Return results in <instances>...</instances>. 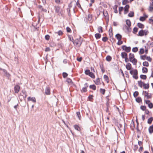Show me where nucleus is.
<instances>
[{
	"label": "nucleus",
	"instance_id": "f257e3e1",
	"mask_svg": "<svg viewBox=\"0 0 153 153\" xmlns=\"http://www.w3.org/2000/svg\"><path fill=\"white\" fill-rule=\"evenodd\" d=\"M129 59L130 61L134 65H136L137 62V60L134 58V54L130 53L129 55Z\"/></svg>",
	"mask_w": 153,
	"mask_h": 153
},
{
	"label": "nucleus",
	"instance_id": "f03ea898",
	"mask_svg": "<svg viewBox=\"0 0 153 153\" xmlns=\"http://www.w3.org/2000/svg\"><path fill=\"white\" fill-rule=\"evenodd\" d=\"M130 73L133 75V77L135 79L138 78L137 75V71L136 69H132L130 71Z\"/></svg>",
	"mask_w": 153,
	"mask_h": 153
},
{
	"label": "nucleus",
	"instance_id": "7ed1b4c3",
	"mask_svg": "<svg viewBox=\"0 0 153 153\" xmlns=\"http://www.w3.org/2000/svg\"><path fill=\"white\" fill-rule=\"evenodd\" d=\"M149 33V31L146 30H140L138 34V36H142L144 35H146Z\"/></svg>",
	"mask_w": 153,
	"mask_h": 153
},
{
	"label": "nucleus",
	"instance_id": "20e7f679",
	"mask_svg": "<svg viewBox=\"0 0 153 153\" xmlns=\"http://www.w3.org/2000/svg\"><path fill=\"white\" fill-rule=\"evenodd\" d=\"M143 94L145 98L148 99L150 98L151 97V94L149 93L147 91H145L143 92Z\"/></svg>",
	"mask_w": 153,
	"mask_h": 153
},
{
	"label": "nucleus",
	"instance_id": "39448f33",
	"mask_svg": "<svg viewBox=\"0 0 153 153\" xmlns=\"http://www.w3.org/2000/svg\"><path fill=\"white\" fill-rule=\"evenodd\" d=\"M80 38L79 39H76L74 41V45H76L77 46H79L81 44V42L79 40Z\"/></svg>",
	"mask_w": 153,
	"mask_h": 153
},
{
	"label": "nucleus",
	"instance_id": "423d86ee",
	"mask_svg": "<svg viewBox=\"0 0 153 153\" xmlns=\"http://www.w3.org/2000/svg\"><path fill=\"white\" fill-rule=\"evenodd\" d=\"M145 102L146 104H148V106L149 107L151 108H152L153 105L152 103L149 100H145Z\"/></svg>",
	"mask_w": 153,
	"mask_h": 153
},
{
	"label": "nucleus",
	"instance_id": "0eeeda50",
	"mask_svg": "<svg viewBox=\"0 0 153 153\" xmlns=\"http://www.w3.org/2000/svg\"><path fill=\"white\" fill-rule=\"evenodd\" d=\"M122 49L127 52H129L131 50V48L130 47H127L126 46H123L122 47Z\"/></svg>",
	"mask_w": 153,
	"mask_h": 153
},
{
	"label": "nucleus",
	"instance_id": "6e6552de",
	"mask_svg": "<svg viewBox=\"0 0 153 153\" xmlns=\"http://www.w3.org/2000/svg\"><path fill=\"white\" fill-rule=\"evenodd\" d=\"M14 89L15 93H18L20 90V87L18 85H16Z\"/></svg>",
	"mask_w": 153,
	"mask_h": 153
},
{
	"label": "nucleus",
	"instance_id": "1a4fd4ad",
	"mask_svg": "<svg viewBox=\"0 0 153 153\" xmlns=\"http://www.w3.org/2000/svg\"><path fill=\"white\" fill-rule=\"evenodd\" d=\"M27 100L28 101H32L34 103H35L36 102V100L34 97H29L28 98Z\"/></svg>",
	"mask_w": 153,
	"mask_h": 153
},
{
	"label": "nucleus",
	"instance_id": "9d476101",
	"mask_svg": "<svg viewBox=\"0 0 153 153\" xmlns=\"http://www.w3.org/2000/svg\"><path fill=\"white\" fill-rule=\"evenodd\" d=\"M129 8V5H126L125 7V10L124 13L126 14L128 12V10Z\"/></svg>",
	"mask_w": 153,
	"mask_h": 153
},
{
	"label": "nucleus",
	"instance_id": "9b49d317",
	"mask_svg": "<svg viewBox=\"0 0 153 153\" xmlns=\"http://www.w3.org/2000/svg\"><path fill=\"white\" fill-rule=\"evenodd\" d=\"M45 93L47 95H49L50 94V88L49 87L46 88L45 91Z\"/></svg>",
	"mask_w": 153,
	"mask_h": 153
},
{
	"label": "nucleus",
	"instance_id": "f8f14e48",
	"mask_svg": "<svg viewBox=\"0 0 153 153\" xmlns=\"http://www.w3.org/2000/svg\"><path fill=\"white\" fill-rule=\"evenodd\" d=\"M126 68L128 70H130L131 68V65L130 63H127L126 65Z\"/></svg>",
	"mask_w": 153,
	"mask_h": 153
},
{
	"label": "nucleus",
	"instance_id": "ddd939ff",
	"mask_svg": "<svg viewBox=\"0 0 153 153\" xmlns=\"http://www.w3.org/2000/svg\"><path fill=\"white\" fill-rule=\"evenodd\" d=\"M94 82L97 85H100L101 84L100 79L99 78L97 79L96 80L94 81Z\"/></svg>",
	"mask_w": 153,
	"mask_h": 153
},
{
	"label": "nucleus",
	"instance_id": "4468645a",
	"mask_svg": "<svg viewBox=\"0 0 153 153\" xmlns=\"http://www.w3.org/2000/svg\"><path fill=\"white\" fill-rule=\"evenodd\" d=\"M121 56L123 58H125L127 57V54L125 52H122L121 53Z\"/></svg>",
	"mask_w": 153,
	"mask_h": 153
},
{
	"label": "nucleus",
	"instance_id": "2eb2a0df",
	"mask_svg": "<svg viewBox=\"0 0 153 153\" xmlns=\"http://www.w3.org/2000/svg\"><path fill=\"white\" fill-rule=\"evenodd\" d=\"M149 131L150 134L153 133V124L152 126H150L149 127Z\"/></svg>",
	"mask_w": 153,
	"mask_h": 153
},
{
	"label": "nucleus",
	"instance_id": "dca6fc26",
	"mask_svg": "<svg viewBox=\"0 0 153 153\" xmlns=\"http://www.w3.org/2000/svg\"><path fill=\"white\" fill-rule=\"evenodd\" d=\"M138 85L140 87L142 88L143 86L144 83L142 82L141 80L138 81Z\"/></svg>",
	"mask_w": 153,
	"mask_h": 153
},
{
	"label": "nucleus",
	"instance_id": "f3484780",
	"mask_svg": "<svg viewBox=\"0 0 153 153\" xmlns=\"http://www.w3.org/2000/svg\"><path fill=\"white\" fill-rule=\"evenodd\" d=\"M56 12L58 13H60L61 12V10L59 7H57L55 8Z\"/></svg>",
	"mask_w": 153,
	"mask_h": 153
},
{
	"label": "nucleus",
	"instance_id": "a211bd4d",
	"mask_svg": "<svg viewBox=\"0 0 153 153\" xmlns=\"http://www.w3.org/2000/svg\"><path fill=\"white\" fill-rule=\"evenodd\" d=\"M147 17V16H144L140 17V20L141 21H143L146 19Z\"/></svg>",
	"mask_w": 153,
	"mask_h": 153
},
{
	"label": "nucleus",
	"instance_id": "6ab92c4d",
	"mask_svg": "<svg viewBox=\"0 0 153 153\" xmlns=\"http://www.w3.org/2000/svg\"><path fill=\"white\" fill-rule=\"evenodd\" d=\"M137 25L140 28H143L144 27V25L140 23H137Z\"/></svg>",
	"mask_w": 153,
	"mask_h": 153
},
{
	"label": "nucleus",
	"instance_id": "aec40b11",
	"mask_svg": "<svg viewBox=\"0 0 153 153\" xmlns=\"http://www.w3.org/2000/svg\"><path fill=\"white\" fill-rule=\"evenodd\" d=\"M75 129L77 131H80L81 129L77 125H75L74 126Z\"/></svg>",
	"mask_w": 153,
	"mask_h": 153
},
{
	"label": "nucleus",
	"instance_id": "412c9836",
	"mask_svg": "<svg viewBox=\"0 0 153 153\" xmlns=\"http://www.w3.org/2000/svg\"><path fill=\"white\" fill-rule=\"evenodd\" d=\"M104 79L105 80L106 82L107 83H108V76L105 75H104L103 76Z\"/></svg>",
	"mask_w": 153,
	"mask_h": 153
},
{
	"label": "nucleus",
	"instance_id": "4be33fe9",
	"mask_svg": "<svg viewBox=\"0 0 153 153\" xmlns=\"http://www.w3.org/2000/svg\"><path fill=\"white\" fill-rule=\"evenodd\" d=\"M126 25H127L128 27H130L131 26V22L129 20H127L126 21Z\"/></svg>",
	"mask_w": 153,
	"mask_h": 153
},
{
	"label": "nucleus",
	"instance_id": "5701e85b",
	"mask_svg": "<svg viewBox=\"0 0 153 153\" xmlns=\"http://www.w3.org/2000/svg\"><path fill=\"white\" fill-rule=\"evenodd\" d=\"M148 71V69L145 67H143L142 68V72L144 73H146Z\"/></svg>",
	"mask_w": 153,
	"mask_h": 153
},
{
	"label": "nucleus",
	"instance_id": "b1692460",
	"mask_svg": "<svg viewBox=\"0 0 153 153\" xmlns=\"http://www.w3.org/2000/svg\"><path fill=\"white\" fill-rule=\"evenodd\" d=\"M116 37L118 40H120L121 38V36L119 34H117L116 35Z\"/></svg>",
	"mask_w": 153,
	"mask_h": 153
},
{
	"label": "nucleus",
	"instance_id": "393cba45",
	"mask_svg": "<svg viewBox=\"0 0 153 153\" xmlns=\"http://www.w3.org/2000/svg\"><path fill=\"white\" fill-rule=\"evenodd\" d=\"M143 65L145 66L148 67L149 65V63L146 61L144 62L143 63Z\"/></svg>",
	"mask_w": 153,
	"mask_h": 153
},
{
	"label": "nucleus",
	"instance_id": "a878e982",
	"mask_svg": "<svg viewBox=\"0 0 153 153\" xmlns=\"http://www.w3.org/2000/svg\"><path fill=\"white\" fill-rule=\"evenodd\" d=\"M153 120V118L152 117H151L149 118L148 119V123L149 124H150L152 123Z\"/></svg>",
	"mask_w": 153,
	"mask_h": 153
},
{
	"label": "nucleus",
	"instance_id": "bb28decb",
	"mask_svg": "<svg viewBox=\"0 0 153 153\" xmlns=\"http://www.w3.org/2000/svg\"><path fill=\"white\" fill-rule=\"evenodd\" d=\"M143 86L145 89H148L149 88V86L148 84H145L144 83Z\"/></svg>",
	"mask_w": 153,
	"mask_h": 153
},
{
	"label": "nucleus",
	"instance_id": "cd10ccee",
	"mask_svg": "<svg viewBox=\"0 0 153 153\" xmlns=\"http://www.w3.org/2000/svg\"><path fill=\"white\" fill-rule=\"evenodd\" d=\"M106 60L108 61H110L111 59V57L110 56H108L106 57Z\"/></svg>",
	"mask_w": 153,
	"mask_h": 153
},
{
	"label": "nucleus",
	"instance_id": "c85d7f7f",
	"mask_svg": "<svg viewBox=\"0 0 153 153\" xmlns=\"http://www.w3.org/2000/svg\"><path fill=\"white\" fill-rule=\"evenodd\" d=\"M146 55H142L140 56V58L142 60H144L146 59Z\"/></svg>",
	"mask_w": 153,
	"mask_h": 153
},
{
	"label": "nucleus",
	"instance_id": "c756f323",
	"mask_svg": "<svg viewBox=\"0 0 153 153\" xmlns=\"http://www.w3.org/2000/svg\"><path fill=\"white\" fill-rule=\"evenodd\" d=\"M95 37L97 39H99L101 37V35L99 33H96L95 34Z\"/></svg>",
	"mask_w": 153,
	"mask_h": 153
},
{
	"label": "nucleus",
	"instance_id": "7c9ffc66",
	"mask_svg": "<svg viewBox=\"0 0 153 153\" xmlns=\"http://www.w3.org/2000/svg\"><path fill=\"white\" fill-rule=\"evenodd\" d=\"M68 39L70 41L72 42L73 43H74V40H73V37H72V36H68Z\"/></svg>",
	"mask_w": 153,
	"mask_h": 153
},
{
	"label": "nucleus",
	"instance_id": "2f4dec72",
	"mask_svg": "<svg viewBox=\"0 0 153 153\" xmlns=\"http://www.w3.org/2000/svg\"><path fill=\"white\" fill-rule=\"evenodd\" d=\"M144 52V49L143 48H141L140 49V51L139 52V53L140 54H143Z\"/></svg>",
	"mask_w": 153,
	"mask_h": 153
},
{
	"label": "nucleus",
	"instance_id": "473e14b6",
	"mask_svg": "<svg viewBox=\"0 0 153 153\" xmlns=\"http://www.w3.org/2000/svg\"><path fill=\"white\" fill-rule=\"evenodd\" d=\"M146 59L149 62H151L152 60V59L150 56H147L146 57Z\"/></svg>",
	"mask_w": 153,
	"mask_h": 153
},
{
	"label": "nucleus",
	"instance_id": "72a5a7b5",
	"mask_svg": "<svg viewBox=\"0 0 153 153\" xmlns=\"http://www.w3.org/2000/svg\"><path fill=\"white\" fill-rule=\"evenodd\" d=\"M140 76V78L143 79H145L146 78V76L145 75H141Z\"/></svg>",
	"mask_w": 153,
	"mask_h": 153
},
{
	"label": "nucleus",
	"instance_id": "f704fd0d",
	"mask_svg": "<svg viewBox=\"0 0 153 153\" xmlns=\"http://www.w3.org/2000/svg\"><path fill=\"white\" fill-rule=\"evenodd\" d=\"M90 88H91L92 89L94 90H95L96 89V87L94 85H90Z\"/></svg>",
	"mask_w": 153,
	"mask_h": 153
},
{
	"label": "nucleus",
	"instance_id": "c9c22d12",
	"mask_svg": "<svg viewBox=\"0 0 153 153\" xmlns=\"http://www.w3.org/2000/svg\"><path fill=\"white\" fill-rule=\"evenodd\" d=\"M134 12H131L128 14V16L130 17H132L134 16Z\"/></svg>",
	"mask_w": 153,
	"mask_h": 153
},
{
	"label": "nucleus",
	"instance_id": "e433bc0d",
	"mask_svg": "<svg viewBox=\"0 0 153 153\" xmlns=\"http://www.w3.org/2000/svg\"><path fill=\"white\" fill-rule=\"evenodd\" d=\"M136 101L137 102H140L142 101L140 97H137V98L136 99Z\"/></svg>",
	"mask_w": 153,
	"mask_h": 153
},
{
	"label": "nucleus",
	"instance_id": "4c0bfd02",
	"mask_svg": "<svg viewBox=\"0 0 153 153\" xmlns=\"http://www.w3.org/2000/svg\"><path fill=\"white\" fill-rule=\"evenodd\" d=\"M138 28L136 27H135L134 28L133 30V33H136V32H137L138 31Z\"/></svg>",
	"mask_w": 153,
	"mask_h": 153
},
{
	"label": "nucleus",
	"instance_id": "58836bf2",
	"mask_svg": "<svg viewBox=\"0 0 153 153\" xmlns=\"http://www.w3.org/2000/svg\"><path fill=\"white\" fill-rule=\"evenodd\" d=\"M89 75L92 78H94L95 77L94 74L92 72H91Z\"/></svg>",
	"mask_w": 153,
	"mask_h": 153
},
{
	"label": "nucleus",
	"instance_id": "ea45409f",
	"mask_svg": "<svg viewBox=\"0 0 153 153\" xmlns=\"http://www.w3.org/2000/svg\"><path fill=\"white\" fill-rule=\"evenodd\" d=\"M138 95V92L137 91H136L134 92L133 94L134 96L135 97H137Z\"/></svg>",
	"mask_w": 153,
	"mask_h": 153
},
{
	"label": "nucleus",
	"instance_id": "a19ab883",
	"mask_svg": "<svg viewBox=\"0 0 153 153\" xmlns=\"http://www.w3.org/2000/svg\"><path fill=\"white\" fill-rule=\"evenodd\" d=\"M132 51L134 52H136L138 51V48L137 47H135L132 49Z\"/></svg>",
	"mask_w": 153,
	"mask_h": 153
},
{
	"label": "nucleus",
	"instance_id": "79ce46f5",
	"mask_svg": "<svg viewBox=\"0 0 153 153\" xmlns=\"http://www.w3.org/2000/svg\"><path fill=\"white\" fill-rule=\"evenodd\" d=\"M128 3V0H123L122 2L123 4L124 5Z\"/></svg>",
	"mask_w": 153,
	"mask_h": 153
},
{
	"label": "nucleus",
	"instance_id": "37998d69",
	"mask_svg": "<svg viewBox=\"0 0 153 153\" xmlns=\"http://www.w3.org/2000/svg\"><path fill=\"white\" fill-rule=\"evenodd\" d=\"M91 16L90 14H88V21H91Z\"/></svg>",
	"mask_w": 153,
	"mask_h": 153
},
{
	"label": "nucleus",
	"instance_id": "c03bdc74",
	"mask_svg": "<svg viewBox=\"0 0 153 153\" xmlns=\"http://www.w3.org/2000/svg\"><path fill=\"white\" fill-rule=\"evenodd\" d=\"M91 72H90V71L88 70H87L85 71V73L86 75H89L90 74V73Z\"/></svg>",
	"mask_w": 153,
	"mask_h": 153
},
{
	"label": "nucleus",
	"instance_id": "a18cd8bd",
	"mask_svg": "<svg viewBox=\"0 0 153 153\" xmlns=\"http://www.w3.org/2000/svg\"><path fill=\"white\" fill-rule=\"evenodd\" d=\"M98 31L99 32H102V27H99L98 28Z\"/></svg>",
	"mask_w": 153,
	"mask_h": 153
},
{
	"label": "nucleus",
	"instance_id": "49530a36",
	"mask_svg": "<svg viewBox=\"0 0 153 153\" xmlns=\"http://www.w3.org/2000/svg\"><path fill=\"white\" fill-rule=\"evenodd\" d=\"M105 90L103 89H101L100 90V92L103 94H104L105 93Z\"/></svg>",
	"mask_w": 153,
	"mask_h": 153
},
{
	"label": "nucleus",
	"instance_id": "de8ad7c7",
	"mask_svg": "<svg viewBox=\"0 0 153 153\" xmlns=\"http://www.w3.org/2000/svg\"><path fill=\"white\" fill-rule=\"evenodd\" d=\"M58 34L59 35V36H61V35H62L63 34V32L62 31H61V30H59L58 32Z\"/></svg>",
	"mask_w": 153,
	"mask_h": 153
},
{
	"label": "nucleus",
	"instance_id": "09e8293b",
	"mask_svg": "<svg viewBox=\"0 0 153 153\" xmlns=\"http://www.w3.org/2000/svg\"><path fill=\"white\" fill-rule=\"evenodd\" d=\"M123 7H120L119 8V13L121 14V12L123 10Z\"/></svg>",
	"mask_w": 153,
	"mask_h": 153
},
{
	"label": "nucleus",
	"instance_id": "8fccbe9b",
	"mask_svg": "<svg viewBox=\"0 0 153 153\" xmlns=\"http://www.w3.org/2000/svg\"><path fill=\"white\" fill-rule=\"evenodd\" d=\"M77 115V116L79 118V119L80 120L81 119V117H80V114L79 112H77L76 113Z\"/></svg>",
	"mask_w": 153,
	"mask_h": 153
},
{
	"label": "nucleus",
	"instance_id": "3c124183",
	"mask_svg": "<svg viewBox=\"0 0 153 153\" xmlns=\"http://www.w3.org/2000/svg\"><path fill=\"white\" fill-rule=\"evenodd\" d=\"M45 38L46 39L48 40L50 39V36L48 35H46L45 36Z\"/></svg>",
	"mask_w": 153,
	"mask_h": 153
},
{
	"label": "nucleus",
	"instance_id": "603ef678",
	"mask_svg": "<svg viewBox=\"0 0 153 153\" xmlns=\"http://www.w3.org/2000/svg\"><path fill=\"white\" fill-rule=\"evenodd\" d=\"M108 39L106 37H104L102 39V40L104 42H106L107 40Z\"/></svg>",
	"mask_w": 153,
	"mask_h": 153
},
{
	"label": "nucleus",
	"instance_id": "864d4df0",
	"mask_svg": "<svg viewBox=\"0 0 153 153\" xmlns=\"http://www.w3.org/2000/svg\"><path fill=\"white\" fill-rule=\"evenodd\" d=\"M87 91L86 88H83L82 90H81V91L82 92H85Z\"/></svg>",
	"mask_w": 153,
	"mask_h": 153
},
{
	"label": "nucleus",
	"instance_id": "5fc2aeb1",
	"mask_svg": "<svg viewBox=\"0 0 153 153\" xmlns=\"http://www.w3.org/2000/svg\"><path fill=\"white\" fill-rule=\"evenodd\" d=\"M66 30H67V32H71V29L68 27H67L66 28Z\"/></svg>",
	"mask_w": 153,
	"mask_h": 153
},
{
	"label": "nucleus",
	"instance_id": "6e6d98bb",
	"mask_svg": "<svg viewBox=\"0 0 153 153\" xmlns=\"http://www.w3.org/2000/svg\"><path fill=\"white\" fill-rule=\"evenodd\" d=\"M68 74L66 73H63V76L64 78H65L67 76Z\"/></svg>",
	"mask_w": 153,
	"mask_h": 153
},
{
	"label": "nucleus",
	"instance_id": "4d7b16f0",
	"mask_svg": "<svg viewBox=\"0 0 153 153\" xmlns=\"http://www.w3.org/2000/svg\"><path fill=\"white\" fill-rule=\"evenodd\" d=\"M141 109L143 111H144L146 109V107L145 106H141L140 107Z\"/></svg>",
	"mask_w": 153,
	"mask_h": 153
},
{
	"label": "nucleus",
	"instance_id": "13d9d810",
	"mask_svg": "<svg viewBox=\"0 0 153 153\" xmlns=\"http://www.w3.org/2000/svg\"><path fill=\"white\" fill-rule=\"evenodd\" d=\"M149 10V11L152 12L153 11V7H150Z\"/></svg>",
	"mask_w": 153,
	"mask_h": 153
},
{
	"label": "nucleus",
	"instance_id": "bf43d9fd",
	"mask_svg": "<svg viewBox=\"0 0 153 153\" xmlns=\"http://www.w3.org/2000/svg\"><path fill=\"white\" fill-rule=\"evenodd\" d=\"M124 59H125V62H127L128 61V59L127 57H126V58H125Z\"/></svg>",
	"mask_w": 153,
	"mask_h": 153
},
{
	"label": "nucleus",
	"instance_id": "052dcab7",
	"mask_svg": "<svg viewBox=\"0 0 153 153\" xmlns=\"http://www.w3.org/2000/svg\"><path fill=\"white\" fill-rule=\"evenodd\" d=\"M118 44L119 45H121L122 43V41H121L120 40H119L118 42Z\"/></svg>",
	"mask_w": 153,
	"mask_h": 153
},
{
	"label": "nucleus",
	"instance_id": "680f3d73",
	"mask_svg": "<svg viewBox=\"0 0 153 153\" xmlns=\"http://www.w3.org/2000/svg\"><path fill=\"white\" fill-rule=\"evenodd\" d=\"M50 51V48H47L45 49V51Z\"/></svg>",
	"mask_w": 153,
	"mask_h": 153
},
{
	"label": "nucleus",
	"instance_id": "e2e57ef3",
	"mask_svg": "<svg viewBox=\"0 0 153 153\" xmlns=\"http://www.w3.org/2000/svg\"><path fill=\"white\" fill-rule=\"evenodd\" d=\"M82 58L80 57L79 58H77V59L78 61H79V62H80L82 60Z\"/></svg>",
	"mask_w": 153,
	"mask_h": 153
},
{
	"label": "nucleus",
	"instance_id": "0e129e2a",
	"mask_svg": "<svg viewBox=\"0 0 153 153\" xmlns=\"http://www.w3.org/2000/svg\"><path fill=\"white\" fill-rule=\"evenodd\" d=\"M4 72H5L6 74L7 75V76L8 77V76H10V74H8L5 70H4Z\"/></svg>",
	"mask_w": 153,
	"mask_h": 153
},
{
	"label": "nucleus",
	"instance_id": "69168bd1",
	"mask_svg": "<svg viewBox=\"0 0 153 153\" xmlns=\"http://www.w3.org/2000/svg\"><path fill=\"white\" fill-rule=\"evenodd\" d=\"M138 144L139 146H140L142 145V143L141 141H139L138 142Z\"/></svg>",
	"mask_w": 153,
	"mask_h": 153
},
{
	"label": "nucleus",
	"instance_id": "338daca9",
	"mask_svg": "<svg viewBox=\"0 0 153 153\" xmlns=\"http://www.w3.org/2000/svg\"><path fill=\"white\" fill-rule=\"evenodd\" d=\"M142 120H144L145 119V116L144 115H142Z\"/></svg>",
	"mask_w": 153,
	"mask_h": 153
},
{
	"label": "nucleus",
	"instance_id": "774afa93",
	"mask_svg": "<svg viewBox=\"0 0 153 153\" xmlns=\"http://www.w3.org/2000/svg\"><path fill=\"white\" fill-rule=\"evenodd\" d=\"M55 2L58 3L59 2V0H55Z\"/></svg>",
	"mask_w": 153,
	"mask_h": 153
}]
</instances>
